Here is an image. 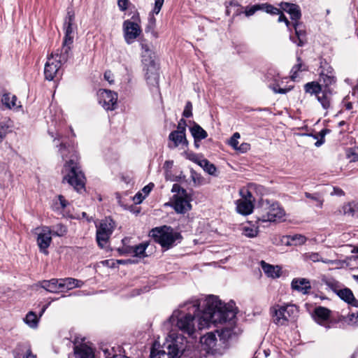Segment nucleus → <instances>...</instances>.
I'll return each instance as SVG.
<instances>
[{
  "label": "nucleus",
  "instance_id": "obj_1",
  "mask_svg": "<svg viewBox=\"0 0 358 358\" xmlns=\"http://www.w3.org/2000/svg\"><path fill=\"white\" fill-rule=\"evenodd\" d=\"M204 308L201 312V300L192 297L180 304L164 323V328L169 331L166 341L160 349L154 344L150 358H180L186 348V338L170 328L175 326L182 333L192 336L196 329L210 327L211 322H223L235 316L233 302L224 303L217 296L209 295L205 298Z\"/></svg>",
  "mask_w": 358,
  "mask_h": 358
},
{
  "label": "nucleus",
  "instance_id": "obj_2",
  "mask_svg": "<svg viewBox=\"0 0 358 358\" xmlns=\"http://www.w3.org/2000/svg\"><path fill=\"white\" fill-rule=\"evenodd\" d=\"M58 152L63 159L69 158L64 166L63 182H67L77 192L85 189V177L78 165V155L73 147L66 145L64 143L56 145Z\"/></svg>",
  "mask_w": 358,
  "mask_h": 358
},
{
  "label": "nucleus",
  "instance_id": "obj_3",
  "mask_svg": "<svg viewBox=\"0 0 358 358\" xmlns=\"http://www.w3.org/2000/svg\"><path fill=\"white\" fill-rule=\"evenodd\" d=\"M257 220L262 222H275L280 221L285 215L284 209L273 201L262 199L257 205Z\"/></svg>",
  "mask_w": 358,
  "mask_h": 358
},
{
  "label": "nucleus",
  "instance_id": "obj_4",
  "mask_svg": "<svg viewBox=\"0 0 358 358\" xmlns=\"http://www.w3.org/2000/svg\"><path fill=\"white\" fill-rule=\"evenodd\" d=\"M141 47V62L145 71V78L148 84L157 85L159 73L154 60L155 54L150 48V45L144 40L140 41Z\"/></svg>",
  "mask_w": 358,
  "mask_h": 358
},
{
  "label": "nucleus",
  "instance_id": "obj_5",
  "mask_svg": "<svg viewBox=\"0 0 358 358\" xmlns=\"http://www.w3.org/2000/svg\"><path fill=\"white\" fill-rule=\"evenodd\" d=\"M150 236L162 248L169 249L182 239L180 234L167 226L156 227L150 231Z\"/></svg>",
  "mask_w": 358,
  "mask_h": 358
},
{
  "label": "nucleus",
  "instance_id": "obj_6",
  "mask_svg": "<svg viewBox=\"0 0 358 358\" xmlns=\"http://www.w3.org/2000/svg\"><path fill=\"white\" fill-rule=\"evenodd\" d=\"M273 322L278 325H287V323L294 320L298 310L293 304L276 305L272 308Z\"/></svg>",
  "mask_w": 358,
  "mask_h": 358
},
{
  "label": "nucleus",
  "instance_id": "obj_7",
  "mask_svg": "<svg viewBox=\"0 0 358 358\" xmlns=\"http://www.w3.org/2000/svg\"><path fill=\"white\" fill-rule=\"evenodd\" d=\"M96 227V241L100 247L103 248L115 227V223L110 217H106Z\"/></svg>",
  "mask_w": 358,
  "mask_h": 358
},
{
  "label": "nucleus",
  "instance_id": "obj_8",
  "mask_svg": "<svg viewBox=\"0 0 358 358\" xmlns=\"http://www.w3.org/2000/svg\"><path fill=\"white\" fill-rule=\"evenodd\" d=\"M34 233L37 236L36 242L41 252L48 255V248L52 243V231L49 227H36Z\"/></svg>",
  "mask_w": 358,
  "mask_h": 358
},
{
  "label": "nucleus",
  "instance_id": "obj_9",
  "mask_svg": "<svg viewBox=\"0 0 358 358\" xmlns=\"http://www.w3.org/2000/svg\"><path fill=\"white\" fill-rule=\"evenodd\" d=\"M124 39L127 44L131 45L139 37L142 30L140 24L129 20L124 21L122 24Z\"/></svg>",
  "mask_w": 358,
  "mask_h": 358
},
{
  "label": "nucleus",
  "instance_id": "obj_10",
  "mask_svg": "<svg viewBox=\"0 0 358 358\" xmlns=\"http://www.w3.org/2000/svg\"><path fill=\"white\" fill-rule=\"evenodd\" d=\"M99 104L106 110H113L117 107V94L109 90H100L98 92Z\"/></svg>",
  "mask_w": 358,
  "mask_h": 358
},
{
  "label": "nucleus",
  "instance_id": "obj_11",
  "mask_svg": "<svg viewBox=\"0 0 358 358\" xmlns=\"http://www.w3.org/2000/svg\"><path fill=\"white\" fill-rule=\"evenodd\" d=\"M57 53H52L50 56L48 57L44 67L45 78L48 80H52L57 76L62 65V64L57 60Z\"/></svg>",
  "mask_w": 358,
  "mask_h": 358
},
{
  "label": "nucleus",
  "instance_id": "obj_12",
  "mask_svg": "<svg viewBox=\"0 0 358 358\" xmlns=\"http://www.w3.org/2000/svg\"><path fill=\"white\" fill-rule=\"evenodd\" d=\"M236 314H235V316L234 317H233L231 320H226L223 322H211L210 323V325L211 324H225V323H228V326L227 327H223L221 329H217L216 330V333L217 334L219 338H220V341H222V343H224L227 340H228L232 335L233 334V329H232V326L234 324L235 322H234V319L236 317V312L235 311Z\"/></svg>",
  "mask_w": 358,
  "mask_h": 358
},
{
  "label": "nucleus",
  "instance_id": "obj_13",
  "mask_svg": "<svg viewBox=\"0 0 358 358\" xmlns=\"http://www.w3.org/2000/svg\"><path fill=\"white\" fill-rule=\"evenodd\" d=\"M174 210L178 213H185L191 208L189 201L180 195H175L172 204Z\"/></svg>",
  "mask_w": 358,
  "mask_h": 358
},
{
  "label": "nucleus",
  "instance_id": "obj_14",
  "mask_svg": "<svg viewBox=\"0 0 358 358\" xmlns=\"http://www.w3.org/2000/svg\"><path fill=\"white\" fill-rule=\"evenodd\" d=\"M280 8L290 15L292 20L299 22L301 17V10L298 5L287 2H282Z\"/></svg>",
  "mask_w": 358,
  "mask_h": 358
},
{
  "label": "nucleus",
  "instance_id": "obj_15",
  "mask_svg": "<svg viewBox=\"0 0 358 358\" xmlns=\"http://www.w3.org/2000/svg\"><path fill=\"white\" fill-rule=\"evenodd\" d=\"M320 81L322 83L321 85L323 89L331 88V86L336 83V79L331 67H329L326 72L322 71L320 73Z\"/></svg>",
  "mask_w": 358,
  "mask_h": 358
},
{
  "label": "nucleus",
  "instance_id": "obj_16",
  "mask_svg": "<svg viewBox=\"0 0 358 358\" xmlns=\"http://www.w3.org/2000/svg\"><path fill=\"white\" fill-rule=\"evenodd\" d=\"M292 26L294 29L296 36L297 39H296L293 36H290V40L296 43V45L299 47L303 46L306 42V31L302 27V24L299 22H293Z\"/></svg>",
  "mask_w": 358,
  "mask_h": 358
},
{
  "label": "nucleus",
  "instance_id": "obj_17",
  "mask_svg": "<svg viewBox=\"0 0 358 358\" xmlns=\"http://www.w3.org/2000/svg\"><path fill=\"white\" fill-rule=\"evenodd\" d=\"M169 140L173 143V145L169 144V147L170 148H176L180 145L187 147L188 145L185 134L179 131H171L169 136Z\"/></svg>",
  "mask_w": 358,
  "mask_h": 358
},
{
  "label": "nucleus",
  "instance_id": "obj_18",
  "mask_svg": "<svg viewBox=\"0 0 358 358\" xmlns=\"http://www.w3.org/2000/svg\"><path fill=\"white\" fill-rule=\"evenodd\" d=\"M17 101L16 96L10 92H4L1 98L2 105L6 108L10 110H17L21 107L20 104H17Z\"/></svg>",
  "mask_w": 358,
  "mask_h": 358
},
{
  "label": "nucleus",
  "instance_id": "obj_19",
  "mask_svg": "<svg viewBox=\"0 0 358 358\" xmlns=\"http://www.w3.org/2000/svg\"><path fill=\"white\" fill-rule=\"evenodd\" d=\"M74 22V14L68 12L67 16L65 18V22H64V30H65V36L64 38V41L65 43L66 42H72L73 36H72V34L73 32V24Z\"/></svg>",
  "mask_w": 358,
  "mask_h": 358
},
{
  "label": "nucleus",
  "instance_id": "obj_20",
  "mask_svg": "<svg viewBox=\"0 0 358 358\" xmlns=\"http://www.w3.org/2000/svg\"><path fill=\"white\" fill-rule=\"evenodd\" d=\"M42 288L51 293H59L62 292L61 280L52 278L50 280H43L40 282Z\"/></svg>",
  "mask_w": 358,
  "mask_h": 358
},
{
  "label": "nucleus",
  "instance_id": "obj_21",
  "mask_svg": "<svg viewBox=\"0 0 358 358\" xmlns=\"http://www.w3.org/2000/svg\"><path fill=\"white\" fill-rule=\"evenodd\" d=\"M47 308L48 305L44 306L41 309V312L39 313L38 316H37L36 314L33 311L28 312L25 317L24 318V322H25V324L28 325L30 328H37L39 319L43 315Z\"/></svg>",
  "mask_w": 358,
  "mask_h": 358
},
{
  "label": "nucleus",
  "instance_id": "obj_22",
  "mask_svg": "<svg viewBox=\"0 0 358 358\" xmlns=\"http://www.w3.org/2000/svg\"><path fill=\"white\" fill-rule=\"evenodd\" d=\"M76 358H94L93 349L86 344H80L74 347Z\"/></svg>",
  "mask_w": 358,
  "mask_h": 358
},
{
  "label": "nucleus",
  "instance_id": "obj_23",
  "mask_svg": "<svg viewBox=\"0 0 358 358\" xmlns=\"http://www.w3.org/2000/svg\"><path fill=\"white\" fill-rule=\"evenodd\" d=\"M254 205L250 199H239L236 201V210L238 213L248 215L252 213Z\"/></svg>",
  "mask_w": 358,
  "mask_h": 358
},
{
  "label": "nucleus",
  "instance_id": "obj_24",
  "mask_svg": "<svg viewBox=\"0 0 358 358\" xmlns=\"http://www.w3.org/2000/svg\"><path fill=\"white\" fill-rule=\"evenodd\" d=\"M15 358H36L28 344H20L14 350Z\"/></svg>",
  "mask_w": 358,
  "mask_h": 358
},
{
  "label": "nucleus",
  "instance_id": "obj_25",
  "mask_svg": "<svg viewBox=\"0 0 358 358\" xmlns=\"http://www.w3.org/2000/svg\"><path fill=\"white\" fill-rule=\"evenodd\" d=\"M338 296L341 299L348 303L349 305L355 307H358V300H357L352 290L348 287H344L339 290Z\"/></svg>",
  "mask_w": 358,
  "mask_h": 358
},
{
  "label": "nucleus",
  "instance_id": "obj_26",
  "mask_svg": "<svg viewBox=\"0 0 358 358\" xmlns=\"http://www.w3.org/2000/svg\"><path fill=\"white\" fill-rule=\"evenodd\" d=\"M62 292H65L76 287H81L84 282L80 280L73 278H60Z\"/></svg>",
  "mask_w": 358,
  "mask_h": 358
},
{
  "label": "nucleus",
  "instance_id": "obj_27",
  "mask_svg": "<svg viewBox=\"0 0 358 358\" xmlns=\"http://www.w3.org/2000/svg\"><path fill=\"white\" fill-rule=\"evenodd\" d=\"M261 266L264 273L268 278H276L281 275V268L279 266H273L264 261L261 262Z\"/></svg>",
  "mask_w": 358,
  "mask_h": 358
},
{
  "label": "nucleus",
  "instance_id": "obj_28",
  "mask_svg": "<svg viewBox=\"0 0 358 358\" xmlns=\"http://www.w3.org/2000/svg\"><path fill=\"white\" fill-rule=\"evenodd\" d=\"M292 288L294 290L306 294L310 289V282L305 278H295L292 282Z\"/></svg>",
  "mask_w": 358,
  "mask_h": 358
},
{
  "label": "nucleus",
  "instance_id": "obj_29",
  "mask_svg": "<svg viewBox=\"0 0 358 358\" xmlns=\"http://www.w3.org/2000/svg\"><path fill=\"white\" fill-rule=\"evenodd\" d=\"M72 42H66L63 41L62 46L58 54L57 60L62 64H65L71 57V45Z\"/></svg>",
  "mask_w": 358,
  "mask_h": 358
},
{
  "label": "nucleus",
  "instance_id": "obj_30",
  "mask_svg": "<svg viewBox=\"0 0 358 358\" xmlns=\"http://www.w3.org/2000/svg\"><path fill=\"white\" fill-rule=\"evenodd\" d=\"M331 88L323 89L321 94H317V99L321 103L324 109H328L331 103Z\"/></svg>",
  "mask_w": 358,
  "mask_h": 358
},
{
  "label": "nucleus",
  "instance_id": "obj_31",
  "mask_svg": "<svg viewBox=\"0 0 358 358\" xmlns=\"http://www.w3.org/2000/svg\"><path fill=\"white\" fill-rule=\"evenodd\" d=\"M217 338L214 332H209L201 338V344L205 346L208 351H213L216 345Z\"/></svg>",
  "mask_w": 358,
  "mask_h": 358
},
{
  "label": "nucleus",
  "instance_id": "obj_32",
  "mask_svg": "<svg viewBox=\"0 0 358 358\" xmlns=\"http://www.w3.org/2000/svg\"><path fill=\"white\" fill-rule=\"evenodd\" d=\"M194 162L196 163L201 167L203 169V170L207 172L210 175H215L216 172V167L214 164H211L206 159H199V157L194 156L191 159Z\"/></svg>",
  "mask_w": 358,
  "mask_h": 358
},
{
  "label": "nucleus",
  "instance_id": "obj_33",
  "mask_svg": "<svg viewBox=\"0 0 358 358\" xmlns=\"http://www.w3.org/2000/svg\"><path fill=\"white\" fill-rule=\"evenodd\" d=\"M331 310L327 308L319 306L314 310V317L317 322L327 320L330 317Z\"/></svg>",
  "mask_w": 358,
  "mask_h": 358
},
{
  "label": "nucleus",
  "instance_id": "obj_34",
  "mask_svg": "<svg viewBox=\"0 0 358 358\" xmlns=\"http://www.w3.org/2000/svg\"><path fill=\"white\" fill-rule=\"evenodd\" d=\"M344 215L358 219V202H350L343 207Z\"/></svg>",
  "mask_w": 358,
  "mask_h": 358
},
{
  "label": "nucleus",
  "instance_id": "obj_35",
  "mask_svg": "<svg viewBox=\"0 0 358 358\" xmlns=\"http://www.w3.org/2000/svg\"><path fill=\"white\" fill-rule=\"evenodd\" d=\"M190 131L194 138L195 143L197 141L206 138L208 136L206 131L197 124H194V125L190 128Z\"/></svg>",
  "mask_w": 358,
  "mask_h": 358
},
{
  "label": "nucleus",
  "instance_id": "obj_36",
  "mask_svg": "<svg viewBox=\"0 0 358 358\" xmlns=\"http://www.w3.org/2000/svg\"><path fill=\"white\" fill-rule=\"evenodd\" d=\"M148 246V243L147 242L141 243L138 245L130 248L127 252L134 253V256L138 257H144L146 256L145 250Z\"/></svg>",
  "mask_w": 358,
  "mask_h": 358
},
{
  "label": "nucleus",
  "instance_id": "obj_37",
  "mask_svg": "<svg viewBox=\"0 0 358 358\" xmlns=\"http://www.w3.org/2000/svg\"><path fill=\"white\" fill-rule=\"evenodd\" d=\"M304 90L306 93L315 94L317 96V94H321L323 88L322 87V85L319 84L318 83L310 82L305 85Z\"/></svg>",
  "mask_w": 358,
  "mask_h": 358
},
{
  "label": "nucleus",
  "instance_id": "obj_38",
  "mask_svg": "<svg viewBox=\"0 0 358 358\" xmlns=\"http://www.w3.org/2000/svg\"><path fill=\"white\" fill-rule=\"evenodd\" d=\"M304 259L306 261H312L313 262H322L324 264H332L333 261L329 259H324L321 257L319 253L317 252H308L304 255Z\"/></svg>",
  "mask_w": 358,
  "mask_h": 358
},
{
  "label": "nucleus",
  "instance_id": "obj_39",
  "mask_svg": "<svg viewBox=\"0 0 358 358\" xmlns=\"http://www.w3.org/2000/svg\"><path fill=\"white\" fill-rule=\"evenodd\" d=\"M259 227L248 224L242 227V234L248 238H255L258 235Z\"/></svg>",
  "mask_w": 358,
  "mask_h": 358
},
{
  "label": "nucleus",
  "instance_id": "obj_40",
  "mask_svg": "<svg viewBox=\"0 0 358 358\" xmlns=\"http://www.w3.org/2000/svg\"><path fill=\"white\" fill-rule=\"evenodd\" d=\"M305 196L307 199H310L312 201L313 203L314 204V206H315L316 207H317L319 208H322L323 203H324V199L320 193L316 192V193L311 194L309 192H306Z\"/></svg>",
  "mask_w": 358,
  "mask_h": 358
},
{
  "label": "nucleus",
  "instance_id": "obj_41",
  "mask_svg": "<svg viewBox=\"0 0 358 358\" xmlns=\"http://www.w3.org/2000/svg\"><path fill=\"white\" fill-rule=\"evenodd\" d=\"M156 27V19L154 16L149 17L148 23L145 27V31L147 33H150L155 38H158V33L155 31Z\"/></svg>",
  "mask_w": 358,
  "mask_h": 358
},
{
  "label": "nucleus",
  "instance_id": "obj_42",
  "mask_svg": "<svg viewBox=\"0 0 358 358\" xmlns=\"http://www.w3.org/2000/svg\"><path fill=\"white\" fill-rule=\"evenodd\" d=\"M10 127L11 124L10 120L0 122V144L9 133Z\"/></svg>",
  "mask_w": 358,
  "mask_h": 358
},
{
  "label": "nucleus",
  "instance_id": "obj_43",
  "mask_svg": "<svg viewBox=\"0 0 358 358\" xmlns=\"http://www.w3.org/2000/svg\"><path fill=\"white\" fill-rule=\"evenodd\" d=\"M344 323L353 327L358 326V312L348 314L343 319Z\"/></svg>",
  "mask_w": 358,
  "mask_h": 358
},
{
  "label": "nucleus",
  "instance_id": "obj_44",
  "mask_svg": "<svg viewBox=\"0 0 358 358\" xmlns=\"http://www.w3.org/2000/svg\"><path fill=\"white\" fill-rule=\"evenodd\" d=\"M51 231H52V236H63L67 232L66 227L62 224H57L53 226L52 229H51Z\"/></svg>",
  "mask_w": 358,
  "mask_h": 358
},
{
  "label": "nucleus",
  "instance_id": "obj_45",
  "mask_svg": "<svg viewBox=\"0 0 358 358\" xmlns=\"http://www.w3.org/2000/svg\"><path fill=\"white\" fill-rule=\"evenodd\" d=\"M326 285L337 295L338 293H339V290L342 289L341 284L339 282L335 280L334 279L327 280L326 282Z\"/></svg>",
  "mask_w": 358,
  "mask_h": 358
},
{
  "label": "nucleus",
  "instance_id": "obj_46",
  "mask_svg": "<svg viewBox=\"0 0 358 358\" xmlns=\"http://www.w3.org/2000/svg\"><path fill=\"white\" fill-rule=\"evenodd\" d=\"M68 205L67 201L62 195L59 196L58 201H56L52 208L55 211H59L64 209Z\"/></svg>",
  "mask_w": 358,
  "mask_h": 358
},
{
  "label": "nucleus",
  "instance_id": "obj_47",
  "mask_svg": "<svg viewBox=\"0 0 358 358\" xmlns=\"http://www.w3.org/2000/svg\"><path fill=\"white\" fill-rule=\"evenodd\" d=\"M346 155L350 162L358 161V146L349 148L346 152Z\"/></svg>",
  "mask_w": 358,
  "mask_h": 358
},
{
  "label": "nucleus",
  "instance_id": "obj_48",
  "mask_svg": "<svg viewBox=\"0 0 358 358\" xmlns=\"http://www.w3.org/2000/svg\"><path fill=\"white\" fill-rule=\"evenodd\" d=\"M303 64L300 57H297V64L294 65L292 69V78L294 79L296 78V73L299 71L305 70V68H303Z\"/></svg>",
  "mask_w": 358,
  "mask_h": 358
},
{
  "label": "nucleus",
  "instance_id": "obj_49",
  "mask_svg": "<svg viewBox=\"0 0 358 358\" xmlns=\"http://www.w3.org/2000/svg\"><path fill=\"white\" fill-rule=\"evenodd\" d=\"M290 240L294 243V245H300L304 244L307 238L306 236L301 235V234H295L292 236H289Z\"/></svg>",
  "mask_w": 358,
  "mask_h": 358
},
{
  "label": "nucleus",
  "instance_id": "obj_50",
  "mask_svg": "<svg viewBox=\"0 0 358 358\" xmlns=\"http://www.w3.org/2000/svg\"><path fill=\"white\" fill-rule=\"evenodd\" d=\"M262 9L264 10L267 13L273 14V15H278L280 13V10L278 8H275L270 4H261Z\"/></svg>",
  "mask_w": 358,
  "mask_h": 358
},
{
  "label": "nucleus",
  "instance_id": "obj_51",
  "mask_svg": "<svg viewBox=\"0 0 358 358\" xmlns=\"http://www.w3.org/2000/svg\"><path fill=\"white\" fill-rule=\"evenodd\" d=\"M259 10H262L261 4H255L251 7L246 8L245 10V14L246 16H251V15H254L256 13V11H257Z\"/></svg>",
  "mask_w": 358,
  "mask_h": 358
},
{
  "label": "nucleus",
  "instance_id": "obj_52",
  "mask_svg": "<svg viewBox=\"0 0 358 358\" xmlns=\"http://www.w3.org/2000/svg\"><path fill=\"white\" fill-rule=\"evenodd\" d=\"M240 138V134L236 132L233 134L229 140V145L234 149H238V139Z\"/></svg>",
  "mask_w": 358,
  "mask_h": 358
},
{
  "label": "nucleus",
  "instance_id": "obj_53",
  "mask_svg": "<svg viewBox=\"0 0 358 358\" xmlns=\"http://www.w3.org/2000/svg\"><path fill=\"white\" fill-rule=\"evenodd\" d=\"M192 104L190 101H187L186 103V106L185 107L184 111H183V116L185 117H189L192 115Z\"/></svg>",
  "mask_w": 358,
  "mask_h": 358
},
{
  "label": "nucleus",
  "instance_id": "obj_54",
  "mask_svg": "<svg viewBox=\"0 0 358 358\" xmlns=\"http://www.w3.org/2000/svg\"><path fill=\"white\" fill-rule=\"evenodd\" d=\"M270 88L273 91L274 93L277 94H286L287 92H289L291 88H280V87H278V85H270Z\"/></svg>",
  "mask_w": 358,
  "mask_h": 358
},
{
  "label": "nucleus",
  "instance_id": "obj_55",
  "mask_svg": "<svg viewBox=\"0 0 358 358\" xmlns=\"http://www.w3.org/2000/svg\"><path fill=\"white\" fill-rule=\"evenodd\" d=\"M164 0H155V6H154V8L152 10L153 13L157 15L160 12L161 8L164 4Z\"/></svg>",
  "mask_w": 358,
  "mask_h": 358
},
{
  "label": "nucleus",
  "instance_id": "obj_56",
  "mask_svg": "<svg viewBox=\"0 0 358 358\" xmlns=\"http://www.w3.org/2000/svg\"><path fill=\"white\" fill-rule=\"evenodd\" d=\"M176 131H179L183 134H185L186 131V122L184 119H181L177 125Z\"/></svg>",
  "mask_w": 358,
  "mask_h": 358
},
{
  "label": "nucleus",
  "instance_id": "obj_57",
  "mask_svg": "<svg viewBox=\"0 0 358 358\" xmlns=\"http://www.w3.org/2000/svg\"><path fill=\"white\" fill-rule=\"evenodd\" d=\"M129 0H118L117 6L120 10L125 11L128 8Z\"/></svg>",
  "mask_w": 358,
  "mask_h": 358
},
{
  "label": "nucleus",
  "instance_id": "obj_58",
  "mask_svg": "<svg viewBox=\"0 0 358 358\" xmlns=\"http://www.w3.org/2000/svg\"><path fill=\"white\" fill-rule=\"evenodd\" d=\"M154 187V184L150 182L149 183L148 185H147L146 186H145L142 189H141V192L143 193V194L146 196L147 195H148L150 194V192H151V190L152 189V188Z\"/></svg>",
  "mask_w": 358,
  "mask_h": 358
},
{
  "label": "nucleus",
  "instance_id": "obj_59",
  "mask_svg": "<svg viewBox=\"0 0 358 358\" xmlns=\"http://www.w3.org/2000/svg\"><path fill=\"white\" fill-rule=\"evenodd\" d=\"M145 197V196L143 194L142 192H138L134 196V201L135 203H141L143 201Z\"/></svg>",
  "mask_w": 358,
  "mask_h": 358
},
{
  "label": "nucleus",
  "instance_id": "obj_60",
  "mask_svg": "<svg viewBox=\"0 0 358 358\" xmlns=\"http://www.w3.org/2000/svg\"><path fill=\"white\" fill-rule=\"evenodd\" d=\"M278 15H279V17H278V21L279 22H284L285 23L286 26L288 27V29H289L290 22L287 20V18L284 15V14L282 13L281 10H280V14H278Z\"/></svg>",
  "mask_w": 358,
  "mask_h": 358
},
{
  "label": "nucleus",
  "instance_id": "obj_61",
  "mask_svg": "<svg viewBox=\"0 0 358 358\" xmlns=\"http://www.w3.org/2000/svg\"><path fill=\"white\" fill-rule=\"evenodd\" d=\"M241 194L243 196V199H250V201H252V193L249 191V190H245V191H241Z\"/></svg>",
  "mask_w": 358,
  "mask_h": 358
},
{
  "label": "nucleus",
  "instance_id": "obj_62",
  "mask_svg": "<svg viewBox=\"0 0 358 358\" xmlns=\"http://www.w3.org/2000/svg\"><path fill=\"white\" fill-rule=\"evenodd\" d=\"M331 195H336L338 196H344L345 193L341 188L334 187L333 192L331 193Z\"/></svg>",
  "mask_w": 358,
  "mask_h": 358
},
{
  "label": "nucleus",
  "instance_id": "obj_63",
  "mask_svg": "<svg viewBox=\"0 0 358 358\" xmlns=\"http://www.w3.org/2000/svg\"><path fill=\"white\" fill-rule=\"evenodd\" d=\"M327 130H322L321 132H320V134H321V139L316 141V143H315V146L316 147H320L321 145H322L324 143V135L325 134L327 133Z\"/></svg>",
  "mask_w": 358,
  "mask_h": 358
},
{
  "label": "nucleus",
  "instance_id": "obj_64",
  "mask_svg": "<svg viewBox=\"0 0 358 358\" xmlns=\"http://www.w3.org/2000/svg\"><path fill=\"white\" fill-rule=\"evenodd\" d=\"M250 145L248 143H242L240 147H238V150L242 152H246L249 149Z\"/></svg>",
  "mask_w": 358,
  "mask_h": 358
}]
</instances>
